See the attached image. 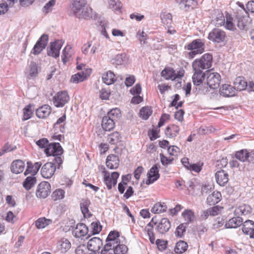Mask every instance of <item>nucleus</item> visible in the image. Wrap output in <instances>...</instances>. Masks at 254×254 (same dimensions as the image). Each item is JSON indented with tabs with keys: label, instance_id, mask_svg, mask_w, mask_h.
I'll use <instances>...</instances> for the list:
<instances>
[{
	"label": "nucleus",
	"instance_id": "obj_40",
	"mask_svg": "<svg viewBox=\"0 0 254 254\" xmlns=\"http://www.w3.org/2000/svg\"><path fill=\"white\" fill-rule=\"evenodd\" d=\"M36 183V178L32 175L27 177L23 183V187L27 190H30Z\"/></svg>",
	"mask_w": 254,
	"mask_h": 254
},
{
	"label": "nucleus",
	"instance_id": "obj_18",
	"mask_svg": "<svg viewBox=\"0 0 254 254\" xmlns=\"http://www.w3.org/2000/svg\"><path fill=\"white\" fill-rule=\"evenodd\" d=\"M102 245V241L100 238L94 237L89 240L87 247L91 252H98Z\"/></svg>",
	"mask_w": 254,
	"mask_h": 254
},
{
	"label": "nucleus",
	"instance_id": "obj_14",
	"mask_svg": "<svg viewBox=\"0 0 254 254\" xmlns=\"http://www.w3.org/2000/svg\"><path fill=\"white\" fill-rule=\"evenodd\" d=\"M48 40V35L43 34L34 46L33 52V54L38 55L45 48Z\"/></svg>",
	"mask_w": 254,
	"mask_h": 254
},
{
	"label": "nucleus",
	"instance_id": "obj_38",
	"mask_svg": "<svg viewBox=\"0 0 254 254\" xmlns=\"http://www.w3.org/2000/svg\"><path fill=\"white\" fill-rule=\"evenodd\" d=\"M90 202L88 199H83L80 203V209L84 217H89L91 214L89 212L88 206Z\"/></svg>",
	"mask_w": 254,
	"mask_h": 254
},
{
	"label": "nucleus",
	"instance_id": "obj_29",
	"mask_svg": "<svg viewBox=\"0 0 254 254\" xmlns=\"http://www.w3.org/2000/svg\"><path fill=\"white\" fill-rule=\"evenodd\" d=\"M221 199V193L218 191H214L211 194L208 196L206 202L210 205H214L218 203Z\"/></svg>",
	"mask_w": 254,
	"mask_h": 254
},
{
	"label": "nucleus",
	"instance_id": "obj_21",
	"mask_svg": "<svg viewBox=\"0 0 254 254\" xmlns=\"http://www.w3.org/2000/svg\"><path fill=\"white\" fill-rule=\"evenodd\" d=\"M52 109L48 105H44L38 108L36 111L37 117L40 119H44L51 113Z\"/></svg>",
	"mask_w": 254,
	"mask_h": 254
},
{
	"label": "nucleus",
	"instance_id": "obj_17",
	"mask_svg": "<svg viewBox=\"0 0 254 254\" xmlns=\"http://www.w3.org/2000/svg\"><path fill=\"white\" fill-rule=\"evenodd\" d=\"M171 227V222L168 219L163 218L161 219L156 226L157 231L161 234L167 232Z\"/></svg>",
	"mask_w": 254,
	"mask_h": 254
},
{
	"label": "nucleus",
	"instance_id": "obj_23",
	"mask_svg": "<svg viewBox=\"0 0 254 254\" xmlns=\"http://www.w3.org/2000/svg\"><path fill=\"white\" fill-rule=\"evenodd\" d=\"M25 168V164L20 160L14 161L11 164L10 169L13 173L17 174L22 172Z\"/></svg>",
	"mask_w": 254,
	"mask_h": 254
},
{
	"label": "nucleus",
	"instance_id": "obj_32",
	"mask_svg": "<svg viewBox=\"0 0 254 254\" xmlns=\"http://www.w3.org/2000/svg\"><path fill=\"white\" fill-rule=\"evenodd\" d=\"M234 84L235 90H237L238 91L244 90L248 87L247 82L245 78L241 76L238 77L235 79Z\"/></svg>",
	"mask_w": 254,
	"mask_h": 254
},
{
	"label": "nucleus",
	"instance_id": "obj_52",
	"mask_svg": "<svg viewBox=\"0 0 254 254\" xmlns=\"http://www.w3.org/2000/svg\"><path fill=\"white\" fill-rule=\"evenodd\" d=\"M65 191L62 189H57L52 193V196L54 200H60L64 198Z\"/></svg>",
	"mask_w": 254,
	"mask_h": 254
},
{
	"label": "nucleus",
	"instance_id": "obj_4",
	"mask_svg": "<svg viewBox=\"0 0 254 254\" xmlns=\"http://www.w3.org/2000/svg\"><path fill=\"white\" fill-rule=\"evenodd\" d=\"M206 75L207 85L201 89L202 92L200 94H207L209 89L208 87L214 89L217 88L220 84L221 76L219 73L207 72Z\"/></svg>",
	"mask_w": 254,
	"mask_h": 254
},
{
	"label": "nucleus",
	"instance_id": "obj_51",
	"mask_svg": "<svg viewBox=\"0 0 254 254\" xmlns=\"http://www.w3.org/2000/svg\"><path fill=\"white\" fill-rule=\"evenodd\" d=\"M216 130L212 126L200 127L198 129L197 132L199 134L205 135L212 133Z\"/></svg>",
	"mask_w": 254,
	"mask_h": 254
},
{
	"label": "nucleus",
	"instance_id": "obj_50",
	"mask_svg": "<svg viewBox=\"0 0 254 254\" xmlns=\"http://www.w3.org/2000/svg\"><path fill=\"white\" fill-rule=\"evenodd\" d=\"M71 48L70 46H66L63 50L62 52V60L64 64H65L69 57L71 55Z\"/></svg>",
	"mask_w": 254,
	"mask_h": 254
},
{
	"label": "nucleus",
	"instance_id": "obj_24",
	"mask_svg": "<svg viewBox=\"0 0 254 254\" xmlns=\"http://www.w3.org/2000/svg\"><path fill=\"white\" fill-rule=\"evenodd\" d=\"M194 71L193 75L192 77L193 84L195 85H199L201 84L204 79L205 74L203 72L202 70L198 69H193Z\"/></svg>",
	"mask_w": 254,
	"mask_h": 254
},
{
	"label": "nucleus",
	"instance_id": "obj_45",
	"mask_svg": "<svg viewBox=\"0 0 254 254\" xmlns=\"http://www.w3.org/2000/svg\"><path fill=\"white\" fill-rule=\"evenodd\" d=\"M167 207L164 203H156L151 209V212L154 213H161L166 211Z\"/></svg>",
	"mask_w": 254,
	"mask_h": 254
},
{
	"label": "nucleus",
	"instance_id": "obj_7",
	"mask_svg": "<svg viewBox=\"0 0 254 254\" xmlns=\"http://www.w3.org/2000/svg\"><path fill=\"white\" fill-rule=\"evenodd\" d=\"M104 182L108 190H111L112 186H115L117 183V179L119 177V173L117 172H113L111 176L110 173L104 169Z\"/></svg>",
	"mask_w": 254,
	"mask_h": 254
},
{
	"label": "nucleus",
	"instance_id": "obj_64",
	"mask_svg": "<svg viewBox=\"0 0 254 254\" xmlns=\"http://www.w3.org/2000/svg\"><path fill=\"white\" fill-rule=\"evenodd\" d=\"M38 66L35 63H31L30 64V75L32 77H35L38 73Z\"/></svg>",
	"mask_w": 254,
	"mask_h": 254
},
{
	"label": "nucleus",
	"instance_id": "obj_26",
	"mask_svg": "<svg viewBox=\"0 0 254 254\" xmlns=\"http://www.w3.org/2000/svg\"><path fill=\"white\" fill-rule=\"evenodd\" d=\"M88 229L85 224L78 223L74 231L75 236L76 238H82L88 234Z\"/></svg>",
	"mask_w": 254,
	"mask_h": 254
},
{
	"label": "nucleus",
	"instance_id": "obj_35",
	"mask_svg": "<svg viewBox=\"0 0 254 254\" xmlns=\"http://www.w3.org/2000/svg\"><path fill=\"white\" fill-rule=\"evenodd\" d=\"M96 50L97 47L95 45L92 46L91 41H89L83 45L81 48L82 53L84 55H88L89 53L94 54Z\"/></svg>",
	"mask_w": 254,
	"mask_h": 254
},
{
	"label": "nucleus",
	"instance_id": "obj_22",
	"mask_svg": "<svg viewBox=\"0 0 254 254\" xmlns=\"http://www.w3.org/2000/svg\"><path fill=\"white\" fill-rule=\"evenodd\" d=\"M42 166V163L36 162L34 164L31 162L28 161L27 162V168L24 173L25 176L31 173L33 176L36 174Z\"/></svg>",
	"mask_w": 254,
	"mask_h": 254
},
{
	"label": "nucleus",
	"instance_id": "obj_43",
	"mask_svg": "<svg viewBox=\"0 0 254 254\" xmlns=\"http://www.w3.org/2000/svg\"><path fill=\"white\" fill-rule=\"evenodd\" d=\"M152 110L151 107H144L140 110L139 116L143 120H146L151 115Z\"/></svg>",
	"mask_w": 254,
	"mask_h": 254
},
{
	"label": "nucleus",
	"instance_id": "obj_34",
	"mask_svg": "<svg viewBox=\"0 0 254 254\" xmlns=\"http://www.w3.org/2000/svg\"><path fill=\"white\" fill-rule=\"evenodd\" d=\"M69 100V96H53V102L57 107H63Z\"/></svg>",
	"mask_w": 254,
	"mask_h": 254
},
{
	"label": "nucleus",
	"instance_id": "obj_25",
	"mask_svg": "<svg viewBox=\"0 0 254 254\" xmlns=\"http://www.w3.org/2000/svg\"><path fill=\"white\" fill-rule=\"evenodd\" d=\"M252 209L250 205L243 204L235 209L234 214L236 216H245L250 214L252 212Z\"/></svg>",
	"mask_w": 254,
	"mask_h": 254
},
{
	"label": "nucleus",
	"instance_id": "obj_42",
	"mask_svg": "<svg viewBox=\"0 0 254 254\" xmlns=\"http://www.w3.org/2000/svg\"><path fill=\"white\" fill-rule=\"evenodd\" d=\"M121 136L120 133L115 131L109 134L108 137V141L111 144H116L121 141Z\"/></svg>",
	"mask_w": 254,
	"mask_h": 254
},
{
	"label": "nucleus",
	"instance_id": "obj_33",
	"mask_svg": "<svg viewBox=\"0 0 254 254\" xmlns=\"http://www.w3.org/2000/svg\"><path fill=\"white\" fill-rule=\"evenodd\" d=\"M179 131L180 128L178 126L171 125L166 127L165 132L167 137L173 138L177 135Z\"/></svg>",
	"mask_w": 254,
	"mask_h": 254
},
{
	"label": "nucleus",
	"instance_id": "obj_15",
	"mask_svg": "<svg viewBox=\"0 0 254 254\" xmlns=\"http://www.w3.org/2000/svg\"><path fill=\"white\" fill-rule=\"evenodd\" d=\"M147 177L148 179L145 182V184L147 185L154 183L159 179L160 175L159 174V169L157 165H154L150 168L147 173Z\"/></svg>",
	"mask_w": 254,
	"mask_h": 254
},
{
	"label": "nucleus",
	"instance_id": "obj_63",
	"mask_svg": "<svg viewBox=\"0 0 254 254\" xmlns=\"http://www.w3.org/2000/svg\"><path fill=\"white\" fill-rule=\"evenodd\" d=\"M70 243L66 239H63L61 241V249L66 251L70 248Z\"/></svg>",
	"mask_w": 254,
	"mask_h": 254
},
{
	"label": "nucleus",
	"instance_id": "obj_1",
	"mask_svg": "<svg viewBox=\"0 0 254 254\" xmlns=\"http://www.w3.org/2000/svg\"><path fill=\"white\" fill-rule=\"evenodd\" d=\"M45 152L47 156H52L53 157L52 161L57 163L58 168L63 163V160L62 157L64 150L59 143H52L48 145L45 149Z\"/></svg>",
	"mask_w": 254,
	"mask_h": 254
},
{
	"label": "nucleus",
	"instance_id": "obj_49",
	"mask_svg": "<svg viewBox=\"0 0 254 254\" xmlns=\"http://www.w3.org/2000/svg\"><path fill=\"white\" fill-rule=\"evenodd\" d=\"M162 22L164 24L169 26L172 21V16L170 13L162 12L160 15Z\"/></svg>",
	"mask_w": 254,
	"mask_h": 254
},
{
	"label": "nucleus",
	"instance_id": "obj_11",
	"mask_svg": "<svg viewBox=\"0 0 254 254\" xmlns=\"http://www.w3.org/2000/svg\"><path fill=\"white\" fill-rule=\"evenodd\" d=\"M63 42L61 40L56 41L52 43L50 47L47 49L48 56L56 58L60 55V51L63 46Z\"/></svg>",
	"mask_w": 254,
	"mask_h": 254
},
{
	"label": "nucleus",
	"instance_id": "obj_27",
	"mask_svg": "<svg viewBox=\"0 0 254 254\" xmlns=\"http://www.w3.org/2000/svg\"><path fill=\"white\" fill-rule=\"evenodd\" d=\"M243 222L242 218L239 216L230 219L225 225L226 228H236L240 226Z\"/></svg>",
	"mask_w": 254,
	"mask_h": 254
},
{
	"label": "nucleus",
	"instance_id": "obj_57",
	"mask_svg": "<svg viewBox=\"0 0 254 254\" xmlns=\"http://www.w3.org/2000/svg\"><path fill=\"white\" fill-rule=\"evenodd\" d=\"M109 6L114 10H119L122 6L121 3L118 0H109Z\"/></svg>",
	"mask_w": 254,
	"mask_h": 254
},
{
	"label": "nucleus",
	"instance_id": "obj_28",
	"mask_svg": "<svg viewBox=\"0 0 254 254\" xmlns=\"http://www.w3.org/2000/svg\"><path fill=\"white\" fill-rule=\"evenodd\" d=\"M101 126L104 130L110 131L114 128L115 122L113 119H111L110 117L105 116L102 119Z\"/></svg>",
	"mask_w": 254,
	"mask_h": 254
},
{
	"label": "nucleus",
	"instance_id": "obj_8",
	"mask_svg": "<svg viewBox=\"0 0 254 254\" xmlns=\"http://www.w3.org/2000/svg\"><path fill=\"white\" fill-rule=\"evenodd\" d=\"M51 193V185L48 182L43 181L37 186L36 195L40 198H46Z\"/></svg>",
	"mask_w": 254,
	"mask_h": 254
},
{
	"label": "nucleus",
	"instance_id": "obj_20",
	"mask_svg": "<svg viewBox=\"0 0 254 254\" xmlns=\"http://www.w3.org/2000/svg\"><path fill=\"white\" fill-rule=\"evenodd\" d=\"M119 158L114 154H111L108 156L106 159V166L110 169H116L119 166Z\"/></svg>",
	"mask_w": 254,
	"mask_h": 254
},
{
	"label": "nucleus",
	"instance_id": "obj_5",
	"mask_svg": "<svg viewBox=\"0 0 254 254\" xmlns=\"http://www.w3.org/2000/svg\"><path fill=\"white\" fill-rule=\"evenodd\" d=\"M212 56L209 54H205L199 59L195 60L192 63L193 69H206L210 68L212 63Z\"/></svg>",
	"mask_w": 254,
	"mask_h": 254
},
{
	"label": "nucleus",
	"instance_id": "obj_3",
	"mask_svg": "<svg viewBox=\"0 0 254 254\" xmlns=\"http://www.w3.org/2000/svg\"><path fill=\"white\" fill-rule=\"evenodd\" d=\"M236 17L238 19V27L241 30H248L251 26L252 20L247 11L244 9L237 10Z\"/></svg>",
	"mask_w": 254,
	"mask_h": 254
},
{
	"label": "nucleus",
	"instance_id": "obj_39",
	"mask_svg": "<svg viewBox=\"0 0 254 254\" xmlns=\"http://www.w3.org/2000/svg\"><path fill=\"white\" fill-rule=\"evenodd\" d=\"M182 216L187 222L189 223L193 222L195 219V215L193 211L191 209H186L182 213Z\"/></svg>",
	"mask_w": 254,
	"mask_h": 254
},
{
	"label": "nucleus",
	"instance_id": "obj_19",
	"mask_svg": "<svg viewBox=\"0 0 254 254\" xmlns=\"http://www.w3.org/2000/svg\"><path fill=\"white\" fill-rule=\"evenodd\" d=\"M242 231L251 238H254V222L250 220H246L244 222Z\"/></svg>",
	"mask_w": 254,
	"mask_h": 254
},
{
	"label": "nucleus",
	"instance_id": "obj_36",
	"mask_svg": "<svg viewBox=\"0 0 254 254\" xmlns=\"http://www.w3.org/2000/svg\"><path fill=\"white\" fill-rule=\"evenodd\" d=\"M196 4L197 2L195 0H181L179 5L181 9L188 10L190 8H193Z\"/></svg>",
	"mask_w": 254,
	"mask_h": 254
},
{
	"label": "nucleus",
	"instance_id": "obj_46",
	"mask_svg": "<svg viewBox=\"0 0 254 254\" xmlns=\"http://www.w3.org/2000/svg\"><path fill=\"white\" fill-rule=\"evenodd\" d=\"M121 116L120 110L118 108H114L108 112L106 116L113 119L114 122H117Z\"/></svg>",
	"mask_w": 254,
	"mask_h": 254
},
{
	"label": "nucleus",
	"instance_id": "obj_9",
	"mask_svg": "<svg viewBox=\"0 0 254 254\" xmlns=\"http://www.w3.org/2000/svg\"><path fill=\"white\" fill-rule=\"evenodd\" d=\"M55 162H49L45 163L41 170V174L43 177L46 179L51 178L56 171V164Z\"/></svg>",
	"mask_w": 254,
	"mask_h": 254
},
{
	"label": "nucleus",
	"instance_id": "obj_16",
	"mask_svg": "<svg viewBox=\"0 0 254 254\" xmlns=\"http://www.w3.org/2000/svg\"><path fill=\"white\" fill-rule=\"evenodd\" d=\"M216 182L220 186H224L229 181V175L224 170H220L215 174Z\"/></svg>",
	"mask_w": 254,
	"mask_h": 254
},
{
	"label": "nucleus",
	"instance_id": "obj_53",
	"mask_svg": "<svg viewBox=\"0 0 254 254\" xmlns=\"http://www.w3.org/2000/svg\"><path fill=\"white\" fill-rule=\"evenodd\" d=\"M31 104H29L23 109V120H27L31 117L33 114L31 109Z\"/></svg>",
	"mask_w": 254,
	"mask_h": 254
},
{
	"label": "nucleus",
	"instance_id": "obj_10",
	"mask_svg": "<svg viewBox=\"0 0 254 254\" xmlns=\"http://www.w3.org/2000/svg\"><path fill=\"white\" fill-rule=\"evenodd\" d=\"M225 37V32L223 30L215 28L209 33L208 38L214 42L219 43L223 42Z\"/></svg>",
	"mask_w": 254,
	"mask_h": 254
},
{
	"label": "nucleus",
	"instance_id": "obj_37",
	"mask_svg": "<svg viewBox=\"0 0 254 254\" xmlns=\"http://www.w3.org/2000/svg\"><path fill=\"white\" fill-rule=\"evenodd\" d=\"M102 79L103 82L107 85L112 84L116 80L115 75L111 71H109L105 74H103Z\"/></svg>",
	"mask_w": 254,
	"mask_h": 254
},
{
	"label": "nucleus",
	"instance_id": "obj_55",
	"mask_svg": "<svg viewBox=\"0 0 254 254\" xmlns=\"http://www.w3.org/2000/svg\"><path fill=\"white\" fill-rule=\"evenodd\" d=\"M92 234H97L102 230V226L99 222H93L91 223Z\"/></svg>",
	"mask_w": 254,
	"mask_h": 254
},
{
	"label": "nucleus",
	"instance_id": "obj_47",
	"mask_svg": "<svg viewBox=\"0 0 254 254\" xmlns=\"http://www.w3.org/2000/svg\"><path fill=\"white\" fill-rule=\"evenodd\" d=\"M114 252L115 254H126L127 252V248L123 244H120V242L113 246Z\"/></svg>",
	"mask_w": 254,
	"mask_h": 254
},
{
	"label": "nucleus",
	"instance_id": "obj_56",
	"mask_svg": "<svg viewBox=\"0 0 254 254\" xmlns=\"http://www.w3.org/2000/svg\"><path fill=\"white\" fill-rule=\"evenodd\" d=\"M126 56L125 54H118L113 59L114 63L117 65H121L126 60Z\"/></svg>",
	"mask_w": 254,
	"mask_h": 254
},
{
	"label": "nucleus",
	"instance_id": "obj_2",
	"mask_svg": "<svg viewBox=\"0 0 254 254\" xmlns=\"http://www.w3.org/2000/svg\"><path fill=\"white\" fill-rule=\"evenodd\" d=\"M86 0H73L71 6L75 15L80 18H87L90 17L91 9L87 7Z\"/></svg>",
	"mask_w": 254,
	"mask_h": 254
},
{
	"label": "nucleus",
	"instance_id": "obj_30",
	"mask_svg": "<svg viewBox=\"0 0 254 254\" xmlns=\"http://www.w3.org/2000/svg\"><path fill=\"white\" fill-rule=\"evenodd\" d=\"M235 157L241 162H245L248 161L249 162H254V158L250 160L249 153L246 149H242L240 151H237L235 153Z\"/></svg>",
	"mask_w": 254,
	"mask_h": 254
},
{
	"label": "nucleus",
	"instance_id": "obj_61",
	"mask_svg": "<svg viewBox=\"0 0 254 254\" xmlns=\"http://www.w3.org/2000/svg\"><path fill=\"white\" fill-rule=\"evenodd\" d=\"M196 231L199 235L203 234L207 231V225L205 223H201L196 226Z\"/></svg>",
	"mask_w": 254,
	"mask_h": 254
},
{
	"label": "nucleus",
	"instance_id": "obj_31",
	"mask_svg": "<svg viewBox=\"0 0 254 254\" xmlns=\"http://www.w3.org/2000/svg\"><path fill=\"white\" fill-rule=\"evenodd\" d=\"M235 88L228 84H224L219 89L220 95H235Z\"/></svg>",
	"mask_w": 254,
	"mask_h": 254
},
{
	"label": "nucleus",
	"instance_id": "obj_41",
	"mask_svg": "<svg viewBox=\"0 0 254 254\" xmlns=\"http://www.w3.org/2000/svg\"><path fill=\"white\" fill-rule=\"evenodd\" d=\"M52 221L50 219H48L45 217L40 218L37 219L35 222V226L37 229H43L46 226H48L51 223Z\"/></svg>",
	"mask_w": 254,
	"mask_h": 254
},
{
	"label": "nucleus",
	"instance_id": "obj_60",
	"mask_svg": "<svg viewBox=\"0 0 254 254\" xmlns=\"http://www.w3.org/2000/svg\"><path fill=\"white\" fill-rule=\"evenodd\" d=\"M56 0H51L47 2L43 7V11L46 13H48L52 9V7L55 5Z\"/></svg>",
	"mask_w": 254,
	"mask_h": 254
},
{
	"label": "nucleus",
	"instance_id": "obj_12",
	"mask_svg": "<svg viewBox=\"0 0 254 254\" xmlns=\"http://www.w3.org/2000/svg\"><path fill=\"white\" fill-rule=\"evenodd\" d=\"M91 73V68H86L85 70L78 72L71 77L70 81L71 83L77 84L82 82L87 78Z\"/></svg>",
	"mask_w": 254,
	"mask_h": 254
},
{
	"label": "nucleus",
	"instance_id": "obj_54",
	"mask_svg": "<svg viewBox=\"0 0 254 254\" xmlns=\"http://www.w3.org/2000/svg\"><path fill=\"white\" fill-rule=\"evenodd\" d=\"M233 18L230 15H227L226 20L225 21V27L228 30H233L235 29V25L233 23Z\"/></svg>",
	"mask_w": 254,
	"mask_h": 254
},
{
	"label": "nucleus",
	"instance_id": "obj_44",
	"mask_svg": "<svg viewBox=\"0 0 254 254\" xmlns=\"http://www.w3.org/2000/svg\"><path fill=\"white\" fill-rule=\"evenodd\" d=\"M188 246L186 242L183 241H180L177 243L174 251L177 254H182L187 250Z\"/></svg>",
	"mask_w": 254,
	"mask_h": 254
},
{
	"label": "nucleus",
	"instance_id": "obj_59",
	"mask_svg": "<svg viewBox=\"0 0 254 254\" xmlns=\"http://www.w3.org/2000/svg\"><path fill=\"white\" fill-rule=\"evenodd\" d=\"M160 160L162 164L164 166H166L174 160V158L169 157H167L165 156L162 153L160 154Z\"/></svg>",
	"mask_w": 254,
	"mask_h": 254
},
{
	"label": "nucleus",
	"instance_id": "obj_48",
	"mask_svg": "<svg viewBox=\"0 0 254 254\" xmlns=\"http://www.w3.org/2000/svg\"><path fill=\"white\" fill-rule=\"evenodd\" d=\"M119 237V233L118 231H113L110 232L107 239V242H110L116 245L119 243L118 238Z\"/></svg>",
	"mask_w": 254,
	"mask_h": 254
},
{
	"label": "nucleus",
	"instance_id": "obj_13",
	"mask_svg": "<svg viewBox=\"0 0 254 254\" xmlns=\"http://www.w3.org/2000/svg\"><path fill=\"white\" fill-rule=\"evenodd\" d=\"M187 49L193 50L194 54H201L204 51V44L200 39L194 40L187 45Z\"/></svg>",
	"mask_w": 254,
	"mask_h": 254
},
{
	"label": "nucleus",
	"instance_id": "obj_62",
	"mask_svg": "<svg viewBox=\"0 0 254 254\" xmlns=\"http://www.w3.org/2000/svg\"><path fill=\"white\" fill-rule=\"evenodd\" d=\"M179 152V148L175 145L170 146L168 148V152L171 156H176Z\"/></svg>",
	"mask_w": 254,
	"mask_h": 254
},
{
	"label": "nucleus",
	"instance_id": "obj_6",
	"mask_svg": "<svg viewBox=\"0 0 254 254\" xmlns=\"http://www.w3.org/2000/svg\"><path fill=\"white\" fill-rule=\"evenodd\" d=\"M184 70L182 69L177 72L172 68L166 67L161 72V75L165 79L175 80L178 82V83L181 84L180 80L184 75Z\"/></svg>",
	"mask_w": 254,
	"mask_h": 254
},
{
	"label": "nucleus",
	"instance_id": "obj_58",
	"mask_svg": "<svg viewBox=\"0 0 254 254\" xmlns=\"http://www.w3.org/2000/svg\"><path fill=\"white\" fill-rule=\"evenodd\" d=\"M187 224H181L178 226L176 229L175 234L177 237H182L186 232V228Z\"/></svg>",
	"mask_w": 254,
	"mask_h": 254
}]
</instances>
